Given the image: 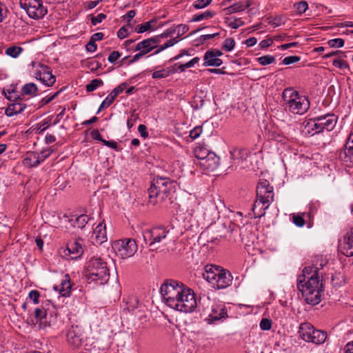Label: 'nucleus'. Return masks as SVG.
<instances>
[{
  "mask_svg": "<svg viewBox=\"0 0 353 353\" xmlns=\"http://www.w3.org/2000/svg\"><path fill=\"white\" fill-rule=\"evenodd\" d=\"M320 267H305L303 274L297 279V288L302 292L303 296L307 303L315 305L321 301L323 291L322 281H320L318 272L323 268V264Z\"/></svg>",
  "mask_w": 353,
  "mask_h": 353,
  "instance_id": "obj_1",
  "label": "nucleus"
},
{
  "mask_svg": "<svg viewBox=\"0 0 353 353\" xmlns=\"http://www.w3.org/2000/svg\"><path fill=\"white\" fill-rule=\"evenodd\" d=\"M176 182L167 177H157L148 189L149 202L153 205H162L170 201V194L175 191ZM171 201H170V203Z\"/></svg>",
  "mask_w": 353,
  "mask_h": 353,
  "instance_id": "obj_2",
  "label": "nucleus"
},
{
  "mask_svg": "<svg viewBox=\"0 0 353 353\" xmlns=\"http://www.w3.org/2000/svg\"><path fill=\"white\" fill-rule=\"evenodd\" d=\"M190 288L175 280H166L160 288V292L165 303L172 309H179L180 298Z\"/></svg>",
  "mask_w": 353,
  "mask_h": 353,
  "instance_id": "obj_3",
  "label": "nucleus"
},
{
  "mask_svg": "<svg viewBox=\"0 0 353 353\" xmlns=\"http://www.w3.org/2000/svg\"><path fill=\"white\" fill-rule=\"evenodd\" d=\"M85 277L90 282L95 281L100 285L106 283L110 278L106 262L101 258H92L88 263Z\"/></svg>",
  "mask_w": 353,
  "mask_h": 353,
  "instance_id": "obj_4",
  "label": "nucleus"
},
{
  "mask_svg": "<svg viewBox=\"0 0 353 353\" xmlns=\"http://www.w3.org/2000/svg\"><path fill=\"white\" fill-rule=\"evenodd\" d=\"M283 98L285 101V108L294 114H303L310 107L307 99L300 96L296 91L292 89H285L283 92Z\"/></svg>",
  "mask_w": 353,
  "mask_h": 353,
  "instance_id": "obj_5",
  "label": "nucleus"
},
{
  "mask_svg": "<svg viewBox=\"0 0 353 353\" xmlns=\"http://www.w3.org/2000/svg\"><path fill=\"white\" fill-rule=\"evenodd\" d=\"M299 334L305 341L317 345L323 343L327 336L326 332L315 329L310 323H301Z\"/></svg>",
  "mask_w": 353,
  "mask_h": 353,
  "instance_id": "obj_6",
  "label": "nucleus"
},
{
  "mask_svg": "<svg viewBox=\"0 0 353 353\" xmlns=\"http://www.w3.org/2000/svg\"><path fill=\"white\" fill-rule=\"evenodd\" d=\"M112 249L121 259H128L134 255L137 251V244L133 239H123L114 241Z\"/></svg>",
  "mask_w": 353,
  "mask_h": 353,
  "instance_id": "obj_7",
  "label": "nucleus"
},
{
  "mask_svg": "<svg viewBox=\"0 0 353 353\" xmlns=\"http://www.w3.org/2000/svg\"><path fill=\"white\" fill-rule=\"evenodd\" d=\"M19 4L28 16L34 19H41L47 13V9L41 0H19Z\"/></svg>",
  "mask_w": 353,
  "mask_h": 353,
  "instance_id": "obj_8",
  "label": "nucleus"
},
{
  "mask_svg": "<svg viewBox=\"0 0 353 353\" xmlns=\"http://www.w3.org/2000/svg\"><path fill=\"white\" fill-rule=\"evenodd\" d=\"M65 337L67 344L73 350L81 348L85 339L82 327L74 325L65 330Z\"/></svg>",
  "mask_w": 353,
  "mask_h": 353,
  "instance_id": "obj_9",
  "label": "nucleus"
},
{
  "mask_svg": "<svg viewBox=\"0 0 353 353\" xmlns=\"http://www.w3.org/2000/svg\"><path fill=\"white\" fill-rule=\"evenodd\" d=\"M34 319H32L29 323L34 325H38L39 330L49 327L54 320L52 314H48L47 310L43 306L34 309Z\"/></svg>",
  "mask_w": 353,
  "mask_h": 353,
  "instance_id": "obj_10",
  "label": "nucleus"
},
{
  "mask_svg": "<svg viewBox=\"0 0 353 353\" xmlns=\"http://www.w3.org/2000/svg\"><path fill=\"white\" fill-rule=\"evenodd\" d=\"M168 233L169 230L165 227H154L150 230H144L143 237L145 243L147 241H150V246H152L157 243H160Z\"/></svg>",
  "mask_w": 353,
  "mask_h": 353,
  "instance_id": "obj_11",
  "label": "nucleus"
},
{
  "mask_svg": "<svg viewBox=\"0 0 353 353\" xmlns=\"http://www.w3.org/2000/svg\"><path fill=\"white\" fill-rule=\"evenodd\" d=\"M179 301V309H176V310L181 312H192L198 306L195 294L190 288L183 295V297L180 298Z\"/></svg>",
  "mask_w": 353,
  "mask_h": 353,
  "instance_id": "obj_12",
  "label": "nucleus"
},
{
  "mask_svg": "<svg viewBox=\"0 0 353 353\" xmlns=\"http://www.w3.org/2000/svg\"><path fill=\"white\" fill-rule=\"evenodd\" d=\"M203 312L208 315L206 321L208 323H214L228 318L227 310L223 305L213 304L210 309L203 308Z\"/></svg>",
  "mask_w": 353,
  "mask_h": 353,
  "instance_id": "obj_13",
  "label": "nucleus"
},
{
  "mask_svg": "<svg viewBox=\"0 0 353 353\" xmlns=\"http://www.w3.org/2000/svg\"><path fill=\"white\" fill-rule=\"evenodd\" d=\"M256 199L270 204L274 200L273 187L266 181H260L256 187Z\"/></svg>",
  "mask_w": 353,
  "mask_h": 353,
  "instance_id": "obj_14",
  "label": "nucleus"
},
{
  "mask_svg": "<svg viewBox=\"0 0 353 353\" xmlns=\"http://www.w3.org/2000/svg\"><path fill=\"white\" fill-rule=\"evenodd\" d=\"M339 158L346 166H353V133L348 136L344 148L339 154Z\"/></svg>",
  "mask_w": 353,
  "mask_h": 353,
  "instance_id": "obj_15",
  "label": "nucleus"
},
{
  "mask_svg": "<svg viewBox=\"0 0 353 353\" xmlns=\"http://www.w3.org/2000/svg\"><path fill=\"white\" fill-rule=\"evenodd\" d=\"M38 65L39 69L35 72V78L47 86H52L56 81V77L52 74L50 68L40 63Z\"/></svg>",
  "mask_w": 353,
  "mask_h": 353,
  "instance_id": "obj_16",
  "label": "nucleus"
},
{
  "mask_svg": "<svg viewBox=\"0 0 353 353\" xmlns=\"http://www.w3.org/2000/svg\"><path fill=\"white\" fill-rule=\"evenodd\" d=\"M83 253V248L76 241L68 244L65 248H63L62 251H60L61 256L68 259H77L79 258Z\"/></svg>",
  "mask_w": 353,
  "mask_h": 353,
  "instance_id": "obj_17",
  "label": "nucleus"
},
{
  "mask_svg": "<svg viewBox=\"0 0 353 353\" xmlns=\"http://www.w3.org/2000/svg\"><path fill=\"white\" fill-rule=\"evenodd\" d=\"M159 42V37L155 36L154 37L146 39L138 43L136 45L134 50L139 51L145 55L146 54L151 52L153 49L156 48Z\"/></svg>",
  "mask_w": 353,
  "mask_h": 353,
  "instance_id": "obj_18",
  "label": "nucleus"
},
{
  "mask_svg": "<svg viewBox=\"0 0 353 353\" xmlns=\"http://www.w3.org/2000/svg\"><path fill=\"white\" fill-rule=\"evenodd\" d=\"M232 281V276L230 272L221 268L212 287L218 290L224 289L231 285Z\"/></svg>",
  "mask_w": 353,
  "mask_h": 353,
  "instance_id": "obj_19",
  "label": "nucleus"
},
{
  "mask_svg": "<svg viewBox=\"0 0 353 353\" xmlns=\"http://www.w3.org/2000/svg\"><path fill=\"white\" fill-rule=\"evenodd\" d=\"M92 241L94 244L101 245L107 241L106 228L104 223H99L94 229L92 236Z\"/></svg>",
  "mask_w": 353,
  "mask_h": 353,
  "instance_id": "obj_20",
  "label": "nucleus"
},
{
  "mask_svg": "<svg viewBox=\"0 0 353 353\" xmlns=\"http://www.w3.org/2000/svg\"><path fill=\"white\" fill-rule=\"evenodd\" d=\"M206 157L207 158L204 159L203 161L199 162L200 165L203 167L204 170L209 172L214 171L219 165V157L213 152L208 154Z\"/></svg>",
  "mask_w": 353,
  "mask_h": 353,
  "instance_id": "obj_21",
  "label": "nucleus"
},
{
  "mask_svg": "<svg viewBox=\"0 0 353 353\" xmlns=\"http://www.w3.org/2000/svg\"><path fill=\"white\" fill-rule=\"evenodd\" d=\"M221 267L214 265H207L205 267V272L203 273V277L208 283L212 284L214 283L216 276L220 272Z\"/></svg>",
  "mask_w": 353,
  "mask_h": 353,
  "instance_id": "obj_22",
  "label": "nucleus"
},
{
  "mask_svg": "<svg viewBox=\"0 0 353 353\" xmlns=\"http://www.w3.org/2000/svg\"><path fill=\"white\" fill-rule=\"evenodd\" d=\"M17 100L10 103L6 109L5 114L8 117H13L22 112L27 107L26 104Z\"/></svg>",
  "mask_w": 353,
  "mask_h": 353,
  "instance_id": "obj_23",
  "label": "nucleus"
},
{
  "mask_svg": "<svg viewBox=\"0 0 353 353\" xmlns=\"http://www.w3.org/2000/svg\"><path fill=\"white\" fill-rule=\"evenodd\" d=\"M318 119L321 124L323 131H331L334 129L336 123V119L334 114H326L318 117Z\"/></svg>",
  "mask_w": 353,
  "mask_h": 353,
  "instance_id": "obj_24",
  "label": "nucleus"
},
{
  "mask_svg": "<svg viewBox=\"0 0 353 353\" xmlns=\"http://www.w3.org/2000/svg\"><path fill=\"white\" fill-rule=\"evenodd\" d=\"M203 60H204V63H203V65L204 67H208V66L218 67V66H220L223 63L222 60L218 57H216V56L213 54V52L210 50H208V51L205 52V53L203 56Z\"/></svg>",
  "mask_w": 353,
  "mask_h": 353,
  "instance_id": "obj_25",
  "label": "nucleus"
},
{
  "mask_svg": "<svg viewBox=\"0 0 353 353\" xmlns=\"http://www.w3.org/2000/svg\"><path fill=\"white\" fill-rule=\"evenodd\" d=\"M71 287L72 285L70 277L68 274H65L61 284L56 286L55 289L59 291V293L62 296H69L71 292Z\"/></svg>",
  "mask_w": 353,
  "mask_h": 353,
  "instance_id": "obj_26",
  "label": "nucleus"
},
{
  "mask_svg": "<svg viewBox=\"0 0 353 353\" xmlns=\"http://www.w3.org/2000/svg\"><path fill=\"white\" fill-rule=\"evenodd\" d=\"M251 6L250 0H248L245 2L239 1L233 5L224 9V11L227 14H230L234 12H239L244 10L245 8H249Z\"/></svg>",
  "mask_w": 353,
  "mask_h": 353,
  "instance_id": "obj_27",
  "label": "nucleus"
},
{
  "mask_svg": "<svg viewBox=\"0 0 353 353\" xmlns=\"http://www.w3.org/2000/svg\"><path fill=\"white\" fill-rule=\"evenodd\" d=\"M270 205V204L267 205L264 201L256 199L252 207V212L254 218H261L264 216L265 214V210L268 208Z\"/></svg>",
  "mask_w": 353,
  "mask_h": 353,
  "instance_id": "obj_28",
  "label": "nucleus"
},
{
  "mask_svg": "<svg viewBox=\"0 0 353 353\" xmlns=\"http://www.w3.org/2000/svg\"><path fill=\"white\" fill-rule=\"evenodd\" d=\"M341 248L343 254L347 256H353V239L350 237H343V242L341 243Z\"/></svg>",
  "mask_w": 353,
  "mask_h": 353,
  "instance_id": "obj_29",
  "label": "nucleus"
},
{
  "mask_svg": "<svg viewBox=\"0 0 353 353\" xmlns=\"http://www.w3.org/2000/svg\"><path fill=\"white\" fill-rule=\"evenodd\" d=\"M23 164L26 166L33 168L39 165V160H38L37 152H30L23 159Z\"/></svg>",
  "mask_w": 353,
  "mask_h": 353,
  "instance_id": "obj_30",
  "label": "nucleus"
},
{
  "mask_svg": "<svg viewBox=\"0 0 353 353\" xmlns=\"http://www.w3.org/2000/svg\"><path fill=\"white\" fill-rule=\"evenodd\" d=\"M175 66H176V64H175L172 68H166V69L154 71L152 74V77L153 79L166 78L171 74H173L177 71L174 68Z\"/></svg>",
  "mask_w": 353,
  "mask_h": 353,
  "instance_id": "obj_31",
  "label": "nucleus"
},
{
  "mask_svg": "<svg viewBox=\"0 0 353 353\" xmlns=\"http://www.w3.org/2000/svg\"><path fill=\"white\" fill-rule=\"evenodd\" d=\"M37 91L38 88L36 84L34 83H26L21 88V95L34 96Z\"/></svg>",
  "mask_w": 353,
  "mask_h": 353,
  "instance_id": "obj_32",
  "label": "nucleus"
},
{
  "mask_svg": "<svg viewBox=\"0 0 353 353\" xmlns=\"http://www.w3.org/2000/svg\"><path fill=\"white\" fill-rule=\"evenodd\" d=\"M156 23L155 19H151L149 21L138 25L136 27V31L138 33H143L152 29Z\"/></svg>",
  "mask_w": 353,
  "mask_h": 353,
  "instance_id": "obj_33",
  "label": "nucleus"
},
{
  "mask_svg": "<svg viewBox=\"0 0 353 353\" xmlns=\"http://www.w3.org/2000/svg\"><path fill=\"white\" fill-rule=\"evenodd\" d=\"M215 15V13L210 11V10H206L205 12L195 14L193 16L192 19H191V22H197L200 21L204 19H209L212 18Z\"/></svg>",
  "mask_w": 353,
  "mask_h": 353,
  "instance_id": "obj_34",
  "label": "nucleus"
},
{
  "mask_svg": "<svg viewBox=\"0 0 353 353\" xmlns=\"http://www.w3.org/2000/svg\"><path fill=\"white\" fill-rule=\"evenodd\" d=\"M225 23L228 26L233 29H237L239 27L242 26L245 24L244 21L241 19H232L230 17L225 18Z\"/></svg>",
  "mask_w": 353,
  "mask_h": 353,
  "instance_id": "obj_35",
  "label": "nucleus"
},
{
  "mask_svg": "<svg viewBox=\"0 0 353 353\" xmlns=\"http://www.w3.org/2000/svg\"><path fill=\"white\" fill-rule=\"evenodd\" d=\"M89 221V217L86 214H81L76 217L74 226L79 228H83Z\"/></svg>",
  "mask_w": 353,
  "mask_h": 353,
  "instance_id": "obj_36",
  "label": "nucleus"
},
{
  "mask_svg": "<svg viewBox=\"0 0 353 353\" xmlns=\"http://www.w3.org/2000/svg\"><path fill=\"white\" fill-rule=\"evenodd\" d=\"M23 51V48L19 46H10L6 50V54L17 58Z\"/></svg>",
  "mask_w": 353,
  "mask_h": 353,
  "instance_id": "obj_37",
  "label": "nucleus"
},
{
  "mask_svg": "<svg viewBox=\"0 0 353 353\" xmlns=\"http://www.w3.org/2000/svg\"><path fill=\"white\" fill-rule=\"evenodd\" d=\"M103 85V81L101 79H94L89 84L86 85V91L88 92H93Z\"/></svg>",
  "mask_w": 353,
  "mask_h": 353,
  "instance_id": "obj_38",
  "label": "nucleus"
},
{
  "mask_svg": "<svg viewBox=\"0 0 353 353\" xmlns=\"http://www.w3.org/2000/svg\"><path fill=\"white\" fill-rule=\"evenodd\" d=\"M308 125L310 126V128H311V130L313 132L314 134L323 132V128L321 127V124L318 117L314 118L312 122L308 123Z\"/></svg>",
  "mask_w": 353,
  "mask_h": 353,
  "instance_id": "obj_39",
  "label": "nucleus"
},
{
  "mask_svg": "<svg viewBox=\"0 0 353 353\" xmlns=\"http://www.w3.org/2000/svg\"><path fill=\"white\" fill-rule=\"evenodd\" d=\"M231 157L235 159H243L248 155V151L243 148H235L230 152Z\"/></svg>",
  "mask_w": 353,
  "mask_h": 353,
  "instance_id": "obj_40",
  "label": "nucleus"
},
{
  "mask_svg": "<svg viewBox=\"0 0 353 353\" xmlns=\"http://www.w3.org/2000/svg\"><path fill=\"white\" fill-rule=\"evenodd\" d=\"M257 61L261 65H267L274 63L275 61V57L272 55L267 54L259 57Z\"/></svg>",
  "mask_w": 353,
  "mask_h": 353,
  "instance_id": "obj_41",
  "label": "nucleus"
},
{
  "mask_svg": "<svg viewBox=\"0 0 353 353\" xmlns=\"http://www.w3.org/2000/svg\"><path fill=\"white\" fill-rule=\"evenodd\" d=\"M235 46V41L233 38H227L223 41L222 49L226 52L232 51Z\"/></svg>",
  "mask_w": 353,
  "mask_h": 353,
  "instance_id": "obj_42",
  "label": "nucleus"
},
{
  "mask_svg": "<svg viewBox=\"0 0 353 353\" xmlns=\"http://www.w3.org/2000/svg\"><path fill=\"white\" fill-rule=\"evenodd\" d=\"M114 99H115L109 94L100 105L97 113H99L102 109L108 108L113 103Z\"/></svg>",
  "mask_w": 353,
  "mask_h": 353,
  "instance_id": "obj_43",
  "label": "nucleus"
},
{
  "mask_svg": "<svg viewBox=\"0 0 353 353\" xmlns=\"http://www.w3.org/2000/svg\"><path fill=\"white\" fill-rule=\"evenodd\" d=\"M211 152H209L207 149L205 148H199L196 150L195 156L200 161H203L204 159L207 158V155L210 154Z\"/></svg>",
  "mask_w": 353,
  "mask_h": 353,
  "instance_id": "obj_44",
  "label": "nucleus"
},
{
  "mask_svg": "<svg viewBox=\"0 0 353 353\" xmlns=\"http://www.w3.org/2000/svg\"><path fill=\"white\" fill-rule=\"evenodd\" d=\"M294 8H295L297 13L301 14L307 10V9L308 8V5L306 1H299L296 3H295Z\"/></svg>",
  "mask_w": 353,
  "mask_h": 353,
  "instance_id": "obj_45",
  "label": "nucleus"
},
{
  "mask_svg": "<svg viewBox=\"0 0 353 353\" xmlns=\"http://www.w3.org/2000/svg\"><path fill=\"white\" fill-rule=\"evenodd\" d=\"M53 150L52 148H48L41 151L40 153H37L38 160H39V163L44 161L47 158L50 157V155L52 153Z\"/></svg>",
  "mask_w": 353,
  "mask_h": 353,
  "instance_id": "obj_46",
  "label": "nucleus"
},
{
  "mask_svg": "<svg viewBox=\"0 0 353 353\" xmlns=\"http://www.w3.org/2000/svg\"><path fill=\"white\" fill-rule=\"evenodd\" d=\"M176 42H177V41L176 40L175 38L171 39L168 40L163 45L160 46L159 47V48L154 52V54H159L162 50H165V49H166V48H168L169 47H171V46H174Z\"/></svg>",
  "mask_w": 353,
  "mask_h": 353,
  "instance_id": "obj_47",
  "label": "nucleus"
},
{
  "mask_svg": "<svg viewBox=\"0 0 353 353\" xmlns=\"http://www.w3.org/2000/svg\"><path fill=\"white\" fill-rule=\"evenodd\" d=\"M305 214H293L292 220L293 223L298 227H303L305 225V219L303 218V215Z\"/></svg>",
  "mask_w": 353,
  "mask_h": 353,
  "instance_id": "obj_48",
  "label": "nucleus"
},
{
  "mask_svg": "<svg viewBox=\"0 0 353 353\" xmlns=\"http://www.w3.org/2000/svg\"><path fill=\"white\" fill-rule=\"evenodd\" d=\"M212 0H196L192 6L195 9H202L211 3Z\"/></svg>",
  "mask_w": 353,
  "mask_h": 353,
  "instance_id": "obj_49",
  "label": "nucleus"
},
{
  "mask_svg": "<svg viewBox=\"0 0 353 353\" xmlns=\"http://www.w3.org/2000/svg\"><path fill=\"white\" fill-rule=\"evenodd\" d=\"M4 94L6 97L11 101H15L17 100H21L20 97L16 94V92L14 89L12 90H7L6 92L4 91Z\"/></svg>",
  "mask_w": 353,
  "mask_h": 353,
  "instance_id": "obj_50",
  "label": "nucleus"
},
{
  "mask_svg": "<svg viewBox=\"0 0 353 353\" xmlns=\"http://www.w3.org/2000/svg\"><path fill=\"white\" fill-rule=\"evenodd\" d=\"M127 87L126 83H122L117 85L116 88L113 89V90L110 93L114 99L121 93L124 89Z\"/></svg>",
  "mask_w": 353,
  "mask_h": 353,
  "instance_id": "obj_51",
  "label": "nucleus"
},
{
  "mask_svg": "<svg viewBox=\"0 0 353 353\" xmlns=\"http://www.w3.org/2000/svg\"><path fill=\"white\" fill-rule=\"evenodd\" d=\"M327 43L331 48H341L344 45V40L341 38L330 39Z\"/></svg>",
  "mask_w": 353,
  "mask_h": 353,
  "instance_id": "obj_52",
  "label": "nucleus"
},
{
  "mask_svg": "<svg viewBox=\"0 0 353 353\" xmlns=\"http://www.w3.org/2000/svg\"><path fill=\"white\" fill-rule=\"evenodd\" d=\"M332 65L339 69L349 68L348 63L345 61L340 59H334Z\"/></svg>",
  "mask_w": 353,
  "mask_h": 353,
  "instance_id": "obj_53",
  "label": "nucleus"
},
{
  "mask_svg": "<svg viewBox=\"0 0 353 353\" xmlns=\"http://www.w3.org/2000/svg\"><path fill=\"white\" fill-rule=\"evenodd\" d=\"M260 327L263 330H269L272 327V321L268 319H262L260 323Z\"/></svg>",
  "mask_w": 353,
  "mask_h": 353,
  "instance_id": "obj_54",
  "label": "nucleus"
},
{
  "mask_svg": "<svg viewBox=\"0 0 353 353\" xmlns=\"http://www.w3.org/2000/svg\"><path fill=\"white\" fill-rule=\"evenodd\" d=\"M300 60V57L298 56H289L286 57L283 60L284 65H290L298 62Z\"/></svg>",
  "mask_w": 353,
  "mask_h": 353,
  "instance_id": "obj_55",
  "label": "nucleus"
},
{
  "mask_svg": "<svg viewBox=\"0 0 353 353\" xmlns=\"http://www.w3.org/2000/svg\"><path fill=\"white\" fill-rule=\"evenodd\" d=\"M189 30V27L187 25L185 24H180L176 27V35L177 37H180L181 35H183L185 32H187Z\"/></svg>",
  "mask_w": 353,
  "mask_h": 353,
  "instance_id": "obj_56",
  "label": "nucleus"
},
{
  "mask_svg": "<svg viewBox=\"0 0 353 353\" xmlns=\"http://www.w3.org/2000/svg\"><path fill=\"white\" fill-rule=\"evenodd\" d=\"M176 34V27L175 28H170L168 29L165 32L163 33L157 35V37H159V41L161 38H167L168 37H171L173 34Z\"/></svg>",
  "mask_w": 353,
  "mask_h": 353,
  "instance_id": "obj_57",
  "label": "nucleus"
},
{
  "mask_svg": "<svg viewBox=\"0 0 353 353\" xmlns=\"http://www.w3.org/2000/svg\"><path fill=\"white\" fill-rule=\"evenodd\" d=\"M202 132V128L200 126L195 127L190 132V137L192 139H197Z\"/></svg>",
  "mask_w": 353,
  "mask_h": 353,
  "instance_id": "obj_58",
  "label": "nucleus"
},
{
  "mask_svg": "<svg viewBox=\"0 0 353 353\" xmlns=\"http://www.w3.org/2000/svg\"><path fill=\"white\" fill-rule=\"evenodd\" d=\"M50 124L48 121H43L42 123H38L37 127V132L39 134L43 133L47 128L50 127Z\"/></svg>",
  "mask_w": 353,
  "mask_h": 353,
  "instance_id": "obj_59",
  "label": "nucleus"
},
{
  "mask_svg": "<svg viewBox=\"0 0 353 353\" xmlns=\"http://www.w3.org/2000/svg\"><path fill=\"white\" fill-rule=\"evenodd\" d=\"M106 18V15L103 13L99 14L97 17H93L91 19V22L93 26H96L101 23L103 19Z\"/></svg>",
  "mask_w": 353,
  "mask_h": 353,
  "instance_id": "obj_60",
  "label": "nucleus"
},
{
  "mask_svg": "<svg viewBox=\"0 0 353 353\" xmlns=\"http://www.w3.org/2000/svg\"><path fill=\"white\" fill-rule=\"evenodd\" d=\"M28 296L30 299L33 301V303L34 304H37L39 303L40 293L37 290H31L29 292Z\"/></svg>",
  "mask_w": 353,
  "mask_h": 353,
  "instance_id": "obj_61",
  "label": "nucleus"
},
{
  "mask_svg": "<svg viewBox=\"0 0 353 353\" xmlns=\"http://www.w3.org/2000/svg\"><path fill=\"white\" fill-rule=\"evenodd\" d=\"M121 57V53L118 51H113L109 55L108 60L110 63H114L116 62Z\"/></svg>",
  "mask_w": 353,
  "mask_h": 353,
  "instance_id": "obj_62",
  "label": "nucleus"
},
{
  "mask_svg": "<svg viewBox=\"0 0 353 353\" xmlns=\"http://www.w3.org/2000/svg\"><path fill=\"white\" fill-rule=\"evenodd\" d=\"M85 48L88 52H93L97 50V46L96 42L90 39V41L87 43Z\"/></svg>",
  "mask_w": 353,
  "mask_h": 353,
  "instance_id": "obj_63",
  "label": "nucleus"
},
{
  "mask_svg": "<svg viewBox=\"0 0 353 353\" xmlns=\"http://www.w3.org/2000/svg\"><path fill=\"white\" fill-rule=\"evenodd\" d=\"M90 135H91V137L94 139V140H97L99 141H101L102 143V141H103L104 139H102V137L99 132V131L97 129L95 130H93L91 133H90Z\"/></svg>",
  "mask_w": 353,
  "mask_h": 353,
  "instance_id": "obj_64",
  "label": "nucleus"
}]
</instances>
